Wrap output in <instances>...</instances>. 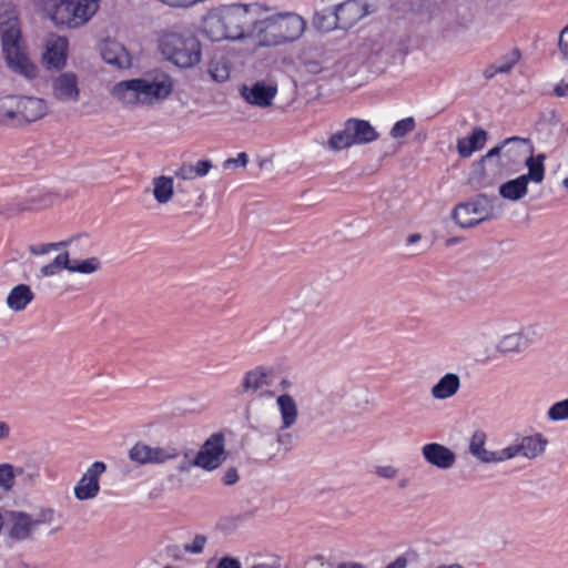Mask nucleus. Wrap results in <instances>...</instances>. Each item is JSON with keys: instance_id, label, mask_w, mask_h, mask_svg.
<instances>
[{"instance_id": "nucleus-42", "label": "nucleus", "mask_w": 568, "mask_h": 568, "mask_svg": "<svg viewBox=\"0 0 568 568\" xmlns=\"http://www.w3.org/2000/svg\"><path fill=\"white\" fill-rule=\"evenodd\" d=\"M206 542H207L206 536L202 535V534H197L193 537V539L190 542H185L183 545V550L186 554L200 555L203 552Z\"/></svg>"}, {"instance_id": "nucleus-44", "label": "nucleus", "mask_w": 568, "mask_h": 568, "mask_svg": "<svg viewBox=\"0 0 568 568\" xmlns=\"http://www.w3.org/2000/svg\"><path fill=\"white\" fill-rule=\"evenodd\" d=\"M398 473H399V470L393 465L377 466L375 469V474L378 477L388 479V480L396 478Z\"/></svg>"}, {"instance_id": "nucleus-56", "label": "nucleus", "mask_w": 568, "mask_h": 568, "mask_svg": "<svg viewBox=\"0 0 568 568\" xmlns=\"http://www.w3.org/2000/svg\"><path fill=\"white\" fill-rule=\"evenodd\" d=\"M191 467H194V466H193V464H192V462H190V463H183V464H181V465L178 467V470H179L180 473H189V471H190V469H191Z\"/></svg>"}, {"instance_id": "nucleus-62", "label": "nucleus", "mask_w": 568, "mask_h": 568, "mask_svg": "<svg viewBox=\"0 0 568 568\" xmlns=\"http://www.w3.org/2000/svg\"><path fill=\"white\" fill-rule=\"evenodd\" d=\"M290 385H291V383H290V381H287V379H283V381L281 382V386H283L284 388L288 387Z\"/></svg>"}, {"instance_id": "nucleus-20", "label": "nucleus", "mask_w": 568, "mask_h": 568, "mask_svg": "<svg viewBox=\"0 0 568 568\" xmlns=\"http://www.w3.org/2000/svg\"><path fill=\"white\" fill-rule=\"evenodd\" d=\"M9 537L16 540H24L31 537L41 525V520L33 519L23 511H10L8 516Z\"/></svg>"}, {"instance_id": "nucleus-5", "label": "nucleus", "mask_w": 568, "mask_h": 568, "mask_svg": "<svg viewBox=\"0 0 568 568\" xmlns=\"http://www.w3.org/2000/svg\"><path fill=\"white\" fill-rule=\"evenodd\" d=\"M158 47L161 54L179 68H192L201 61V43L189 30H163L159 36Z\"/></svg>"}, {"instance_id": "nucleus-60", "label": "nucleus", "mask_w": 568, "mask_h": 568, "mask_svg": "<svg viewBox=\"0 0 568 568\" xmlns=\"http://www.w3.org/2000/svg\"><path fill=\"white\" fill-rule=\"evenodd\" d=\"M29 209H32V205H22V204L18 203L16 212H21V211L29 210Z\"/></svg>"}, {"instance_id": "nucleus-58", "label": "nucleus", "mask_w": 568, "mask_h": 568, "mask_svg": "<svg viewBox=\"0 0 568 568\" xmlns=\"http://www.w3.org/2000/svg\"><path fill=\"white\" fill-rule=\"evenodd\" d=\"M65 244H67V242L47 243V246H49V251H51V250H58L60 246H63Z\"/></svg>"}, {"instance_id": "nucleus-35", "label": "nucleus", "mask_w": 568, "mask_h": 568, "mask_svg": "<svg viewBox=\"0 0 568 568\" xmlns=\"http://www.w3.org/2000/svg\"><path fill=\"white\" fill-rule=\"evenodd\" d=\"M70 257L69 253L64 252L55 256L49 264L40 268L39 277H50L58 275L62 270L69 271Z\"/></svg>"}, {"instance_id": "nucleus-41", "label": "nucleus", "mask_w": 568, "mask_h": 568, "mask_svg": "<svg viewBox=\"0 0 568 568\" xmlns=\"http://www.w3.org/2000/svg\"><path fill=\"white\" fill-rule=\"evenodd\" d=\"M16 468L8 463L0 464V487L9 490L14 486Z\"/></svg>"}, {"instance_id": "nucleus-27", "label": "nucleus", "mask_w": 568, "mask_h": 568, "mask_svg": "<svg viewBox=\"0 0 568 568\" xmlns=\"http://www.w3.org/2000/svg\"><path fill=\"white\" fill-rule=\"evenodd\" d=\"M545 161L546 155L544 153L534 155L531 149L529 151V155L524 160V163L528 172L521 174V176L526 178V181L528 183L531 182L535 184H540L544 181L546 173Z\"/></svg>"}, {"instance_id": "nucleus-38", "label": "nucleus", "mask_w": 568, "mask_h": 568, "mask_svg": "<svg viewBox=\"0 0 568 568\" xmlns=\"http://www.w3.org/2000/svg\"><path fill=\"white\" fill-rule=\"evenodd\" d=\"M550 422L568 420V398L554 403L547 410Z\"/></svg>"}, {"instance_id": "nucleus-24", "label": "nucleus", "mask_w": 568, "mask_h": 568, "mask_svg": "<svg viewBox=\"0 0 568 568\" xmlns=\"http://www.w3.org/2000/svg\"><path fill=\"white\" fill-rule=\"evenodd\" d=\"M460 388V377L455 373H447L430 388L434 399L445 400L455 396Z\"/></svg>"}, {"instance_id": "nucleus-54", "label": "nucleus", "mask_w": 568, "mask_h": 568, "mask_svg": "<svg viewBox=\"0 0 568 568\" xmlns=\"http://www.w3.org/2000/svg\"><path fill=\"white\" fill-rule=\"evenodd\" d=\"M11 428L8 423L0 420V440L9 438Z\"/></svg>"}, {"instance_id": "nucleus-32", "label": "nucleus", "mask_w": 568, "mask_h": 568, "mask_svg": "<svg viewBox=\"0 0 568 568\" xmlns=\"http://www.w3.org/2000/svg\"><path fill=\"white\" fill-rule=\"evenodd\" d=\"M520 59V53L518 50H514L509 54L503 57L498 62L489 64L484 70V77L486 79H493L496 74L509 73L511 69L516 65V63Z\"/></svg>"}, {"instance_id": "nucleus-29", "label": "nucleus", "mask_w": 568, "mask_h": 568, "mask_svg": "<svg viewBox=\"0 0 568 568\" xmlns=\"http://www.w3.org/2000/svg\"><path fill=\"white\" fill-rule=\"evenodd\" d=\"M34 298L31 288L26 284L14 286L7 296V305L13 312L23 311Z\"/></svg>"}, {"instance_id": "nucleus-16", "label": "nucleus", "mask_w": 568, "mask_h": 568, "mask_svg": "<svg viewBox=\"0 0 568 568\" xmlns=\"http://www.w3.org/2000/svg\"><path fill=\"white\" fill-rule=\"evenodd\" d=\"M424 460L439 470H448L456 464V454L447 446L439 443H428L420 448Z\"/></svg>"}, {"instance_id": "nucleus-34", "label": "nucleus", "mask_w": 568, "mask_h": 568, "mask_svg": "<svg viewBox=\"0 0 568 568\" xmlns=\"http://www.w3.org/2000/svg\"><path fill=\"white\" fill-rule=\"evenodd\" d=\"M209 73L214 81L223 83L230 78L231 65L224 57L213 58L209 64Z\"/></svg>"}, {"instance_id": "nucleus-31", "label": "nucleus", "mask_w": 568, "mask_h": 568, "mask_svg": "<svg viewBox=\"0 0 568 568\" xmlns=\"http://www.w3.org/2000/svg\"><path fill=\"white\" fill-rule=\"evenodd\" d=\"M525 139L513 136L504 141L501 166H513L521 161L523 148L520 143H525Z\"/></svg>"}, {"instance_id": "nucleus-40", "label": "nucleus", "mask_w": 568, "mask_h": 568, "mask_svg": "<svg viewBox=\"0 0 568 568\" xmlns=\"http://www.w3.org/2000/svg\"><path fill=\"white\" fill-rule=\"evenodd\" d=\"M17 476L21 478L24 484L33 485L40 477V468L38 465L26 464L16 468Z\"/></svg>"}, {"instance_id": "nucleus-19", "label": "nucleus", "mask_w": 568, "mask_h": 568, "mask_svg": "<svg viewBox=\"0 0 568 568\" xmlns=\"http://www.w3.org/2000/svg\"><path fill=\"white\" fill-rule=\"evenodd\" d=\"M68 40L64 37L51 34L45 42L43 63L47 69H61L67 63Z\"/></svg>"}, {"instance_id": "nucleus-53", "label": "nucleus", "mask_w": 568, "mask_h": 568, "mask_svg": "<svg viewBox=\"0 0 568 568\" xmlns=\"http://www.w3.org/2000/svg\"><path fill=\"white\" fill-rule=\"evenodd\" d=\"M407 559L404 556L397 557L394 561L388 564L385 568H406Z\"/></svg>"}, {"instance_id": "nucleus-61", "label": "nucleus", "mask_w": 568, "mask_h": 568, "mask_svg": "<svg viewBox=\"0 0 568 568\" xmlns=\"http://www.w3.org/2000/svg\"><path fill=\"white\" fill-rule=\"evenodd\" d=\"M409 480L407 478H403L398 481L399 488H405L408 485Z\"/></svg>"}, {"instance_id": "nucleus-14", "label": "nucleus", "mask_w": 568, "mask_h": 568, "mask_svg": "<svg viewBox=\"0 0 568 568\" xmlns=\"http://www.w3.org/2000/svg\"><path fill=\"white\" fill-rule=\"evenodd\" d=\"M106 465L103 462H94L73 488L78 500L94 499L100 493V478L105 473Z\"/></svg>"}, {"instance_id": "nucleus-23", "label": "nucleus", "mask_w": 568, "mask_h": 568, "mask_svg": "<svg viewBox=\"0 0 568 568\" xmlns=\"http://www.w3.org/2000/svg\"><path fill=\"white\" fill-rule=\"evenodd\" d=\"M486 435L483 432H475L469 440V453L481 463H501V449L491 452L485 448Z\"/></svg>"}, {"instance_id": "nucleus-64", "label": "nucleus", "mask_w": 568, "mask_h": 568, "mask_svg": "<svg viewBox=\"0 0 568 568\" xmlns=\"http://www.w3.org/2000/svg\"><path fill=\"white\" fill-rule=\"evenodd\" d=\"M164 568H172L171 566H165Z\"/></svg>"}, {"instance_id": "nucleus-47", "label": "nucleus", "mask_w": 568, "mask_h": 568, "mask_svg": "<svg viewBox=\"0 0 568 568\" xmlns=\"http://www.w3.org/2000/svg\"><path fill=\"white\" fill-rule=\"evenodd\" d=\"M558 47L564 58L568 60V24L560 31Z\"/></svg>"}, {"instance_id": "nucleus-26", "label": "nucleus", "mask_w": 568, "mask_h": 568, "mask_svg": "<svg viewBox=\"0 0 568 568\" xmlns=\"http://www.w3.org/2000/svg\"><path fill=\"white\" fill-rule=\"evenodd\" d=\"M486 141L487 132L481 128H475L469 136L458 139V154L462 158H469L474 152L481 150Z\"/></svg>"}, {"instance_id": "nucleus-10", "label": "nucleus", "mask_w": 568, "mask_h": 568, "mask_svg": "<svg viewBox=\"0 0 568 568\" xmlns=\"http://www.w3.org/2000/svg\"><path fill=\"white\" fill-rule=\"evenodd\" d=\"M225 459L224 436L221 433H214L203 443L192 464L195 467L212 471L219 468Z\"/></svg>"}, {"instance_id": "nucleus-37", "label": "nucleus", "mask_w": 568, "mask_h": 568, "mask_svg": "<svg viewBox=\"0 0 568 568\" xmlns=\"http://www.w3.org/2000/svg\"><path fill=\"white\" fill-rule=\"evenodd\" d=\"M331 17H335V11L323 10L322 12H316L313 23L318 30L327 32L337 27L336 19Z\"/></svg>"}, {"instance_id": "nucleus-51", "label": "nucleus", "mask_w": 568, "mask_h": 568, "mask_svg": "<svg viewBox=\"0 0 568 568\" xmlns=\"http://www.w3.org/2000/svg\"><path fill=\"white\" fill-rule=\"evenodd\" d=\"M503 149H504V143L501 145L493 148L485 154V156H483L481 161L485 162L491 158L497 156V158H499V161L501 162L503 161Z\"/></svg>"}, {"instance_id": "nucleus-18", "label": "nucleus", "mask_w": 568, "mask_h": 568, "mask_svg": "<svg viewBox=\"0 0 568 568\" xmlns=\"http://www.w3.org/2000/svg\"><path fill=\"white\" fill-rule=\"evenodd\" d=\"M270 371L257 366L246 372L242 379L243 393L255 394L258 397H273V392L267 390L271 386Z\"/></svg>"}, {"instance_id": "nucleus-25", "label": "nucleus", "mask_w": 568, "mask_h": 568, "mask_svg": "<svg viewBox=\"0 0 568 568\" xmlns=\"http://www.w3.org/2000/svg\"><path fill=\"white\" fill-rule=\"evenodd\" d=\"M276 406L280 413L282 429L292 428L298 419V407L290 394H282L276 398Z\"/></svg>"}, {"instance_id": "nucleus-21", "label": "nucleus", "mask_w": 568, "mask_h": 568, "mask_svg": "<svg viewBox=\"0 0 568 568\" xmlns=\"http://www.w3.org/2000/svg\"><path fill=\"white\" fill-rule=\"evenodd\" d=\"M366 16V10L361 0L346 1L335 9V17L337 27L347 29L354 26L358 20Z\"/></svg>"}, {"instance_id": "nucleus-33", "label": "nucleus", "mask_w": 568, "mask_h": 568, "mask_svg": "<svg viewBox=\"0 0 568 568\" xmlns=\"http://www.w3.org/2000/svg\"><path fill=\"white\" fill-rule=\"evenodd\" d=\"M13 95L0 98V126L18 128Z\"/></svg>"}, {"instance_id": "nucleus-45", "label": "nucleus", "mask_w": 568, "mask_h": 568, "mask_svg": "<svg viewBox=\"0 0 568 568\" xmlns=\"http://www.w3.org/2000/svg\"><path fill=\"white\" fill-rule=\"evenodd\" d=\"M247 162H248L247 154L245 152H241L237 154L236 158H231V159L225 160L223 162V168L224 169H231V168H236V166L245 168Z\"/></svg>"}, {"instance_id": "nucleus-11", "label": "nucleus", "mask_w": 568, "mask_h": 568, "mask_svg": "<svg viewBox=\"0 0 568 568\" xmlns=\"http://www.w3.org/2000/svg\"><path fill=\"white\" fill-rule=\"evenodd\" d=\"M540 339L537 325L521 326L517 332L504 335L497 343L496 349L501 355L521 354Z\"/></svg>"}, {"instance_id": "nucleus-57", "label": "nucleus", "mask_w": 568, "mask_h": 568, "mask_svg": "<svg viewBox=\"0 0 568 568\" xmlns=\"http://www.w3.org/2000/svg\"><path fill=\"white\" fill-rule=\"evenodd\" d=\"M420 240V234L418 233H414V234H410L408 237H407V244H415L417 243L418 241Z\"/></svg>"}, {"instance_id": "nucleus-39", "label": "nucleus", "mask_w": 568, "mask_h": 568, "mask_svg": "<svg viewBox=\"0 0 568 568\" xmlns=\"http://www.w3.org/2000/svg\"><path fill=\"white\" fill-rule=\"evenodd\" d=\"M416 126L415 119L413 116L405 118L397 121L390 129V136L393 139H400L406 136L408 133L414 131Z\"/></svg>"}, {"instance_id": "nucleus-50", "label": "nucleus", "mask_w": 568, "mask_h": 568, "mask_svg": "<svg viewBox=\"0 0 568 568\" xmlns=\"http://www.w3.org/2000/svg\"><path fill=\"white\" fill-rule=\"evenodd\" d=\"M223 483L227 486L230 485H234L235 483H237L239 480V474H237V470L235 468H229L223 478H222Z\"/></svg>"}, {"instance_id": "nucleus-12", "label": "nucleus", "mask_w": 568, "mask_h": 568, "mask_svg": "<svg viewBox=\"0 0 568 568\" xmlns=\"http://www.w3.org/2000/svg\"><path fill=\"white\" fill-rule=\"evenodd\" d=\"M547 445L548 439L540 433L520 437L501 449L503 462L517 456L535 459L545 453Z\"/></svg>"}, {"instance_id": "nucleus-43", "label": "nucleus", "mask_w": 568, "mask_h": 568, "mask_svg": "<svg viewBox=\"0 0 568 568\" xmlns=\"http://www.w3.org/2000/svg\"><path fill=\"white\" fill-rule=\"evenodd\" d=\"M287 430L288 429H282V426H280L276 434L278 449H283L285 453L290 452L293 447V436Z\"/></svg>"}, {"instance_id": "nucleus-7", "label": "nucleus", "mask_w": 568, "mask_h": 568, "mask_svg": "<svg viewBox=\"0 0 568 568\" xmlns=\"http://www.w3.org/2000/svg\"><path fill=\"white\" fill-rule=\"evenodd\" d=\"M99 0H60L50 10L57 26L78 28L87 23L98 11Z\"/></svg>"}, {"instance_id": "nucleus-6", "label": "nucleus", "mask_w": 568, "mask_h": 568, "mask_svg": "<svg viewBox=\"0 0 568 568\" xmlns=\"http://www.w3.org/2000/svg\"><path fill=\"white\" fill-rule=\"evenodd\" d=\"M378 138L379 133L368 121L353 118L348 119L344 123L343 130L331 135L326 148L331 151L337 152L353 145L372 143Z\"/></svg>"}, {"instance_id": "nucleus-15", "label": "nucleus", "mask_w": 568, "mask_h": 568, "mask_svg": "<svg viewBox=\"0 0 568 568\" xmlns=\"http://www.w3.org/2000/svg\"><path fill=\"white\" fill-rule=\"evenodd\" d=\"M51 94L62 103L77 102L80 98L78 75L73 72H62L51 80Z\"/></svg>"}, {"instance_id": "nucleus-4", "label": "nucleus", "mask_w": 568, "mask_h": 568, "mask_svg": "<svg viewBox=\"0 0 568 568\" xmlns=\"http://www.w3.org/2000/svg\"><path fill=\"white\" fill-rule=\"evenodd\" d=\"M268 10L260 13L254 39L261 45H278L285 42L295 41L305 30V21L295 13L266 14Z\"/></svg>"}, {"instance_id": "nucleus-17", "label": "nucleus", "mask_w": 568, "mask_h": 568, "mask_svg": "<svg viewBox=\"0 0 568 568\" xmlns=\"http://www.w3.org/2000/svg\"><path fill=\"white\" fill-rule=\"evenodd\" d=\"M277 94V85L272 82L256 81L252 85L241 88L242 98L250 104L260 108L272 105Z\"/></svg>"}, {"instance_id": "nucleus-46", "label": "nucleus", "mask_w": 568, "mask_h": 568, "mask_svg": "<svg viewBox=\"0 0 568 568\" xmlns=\"http://www.w3.org/2000/svg\"><path fill=\"white\" fill-rule=\"evenodd\" d=\"M175 176L182 180L195 179L194 168L192 164H182L176 171Z\"/></svg>"}, {"instance_id": "nucleus-52", "label": "nucleus", "mask_w": 568, "mask_h": 568, "mask_svg": "<svg viewBox=\"0 0 568 568\" xmlns=\"http://www.w3.org/2000/svg\"><path fill=\"white\" fill-rule=\"evenodd\" d=\"M30 252L34 255H44L48 254L50 251L47 244H40L30 246Z\"/></svg>"}, {"instance_id": "nucleus-9", "label": "nucleus", "mask_w": 568, "mask_h": 568, "mask_svg": "<svg viewBox=\"0 0 568 568\" xmlns=\"http://www.w3.org/2000/svg\"><path fill=\"white\" fill-rule=\"evenodd\" d=\"M129 459L139 466L160 465L178 458L179 450L173 446H151L143 442H136L128 453Z\"/></svg>"}, {"instance_id": "nucleus-36", "label": "nucleus", "mask_w": 568, "mask_h": 568, "mask_svg": "<svg viewBox=\"0 0 568 568\" xmlns=\"http://www.w3.org/2000/svg\"><path fill=\"white\" fill-rule=\"evenodd\" d=\"M101 264L97 257H90L83 261L70 260L69 272L91 274L100 268Z\"/></svg>"}, {"instance_id": "nucleus-59", "label": "nucleus", "mask_w": 568, "mask_h": 568, "mask_svg": "<svg viewBox=\"0 0 568 568\" xmlns=\"http://www.w3.org/2000/svg\"><path fill=\"white\" fill-rule=\"evenodd\" d=\"M338 568H364V567L359 564H344V565H341Z\"/></svg>"}, {"instance_id": "nucleus-55", "label": "nucleus", "mask_w": 568, "mask_h": 568, "mask_svg": "<svg viewBox=\"0 0 568 568\" xmlns=\"http://www.w3.org/2000/svg\"><path fill=\"white\" fill-rule=\"evenodd\" d=\"M555 93L558 97H567L568 95V83L561 82L555 88Z\"/></svg>"}, {"instance_id": "nucleus-28", "label": "nucleus", "mask_w": 568, "mask_h": 568, "mask_svg": "<svg viewBox=\"0 0 568 568\" xmlns=\"http://www.w3.org/2000/svg\"><path fill=\"white\" fill-rule=\"evenodd\" d=\"M528 184L526 178L519 175L500 184L498 193L505 200L517 202L528 194Z\"/></svg>"}, {"instance_id": "nucleus-49", "label": "nucleus", "mask_w": 568, "mask_h": 568, "mask_svg": "<svg viewBox=\"0 0 568 568\" xmlns=\"http://www.w3.org/2000/svg\"><path fill=\"white\" fill-rule=\"evenodd\" d=\"M216 568H241V562L239 559L234 557L225 556L220 559L216 565Z\"/></svg>"}, {"instance_id": "nucleus-13", "label": "nucleus", "mask_w": 568, "mask_h": 568, "mask_svg": "<svg viewBox=\"0 0 568 568\" xmlns=\"http://www.w3.org/2000/svg\"><path fill=\"white\" fill-rule=\"evenodd\" d=\"M12 95L18 128L36 122L48 113L45 100L31 95Z\"/></svg>"}, {"instance_id": "nucleus-63", "label": "nucleus", "mask_w": 568, "mask_h": 568, "mask_svg": "<svg viewBox=\"0 0 568 568\" xmlns=\"http://www.w3.org/2000/svg\"><path fill=\"white\" fill-rule=\"evenodd\" d=\"M562 185L568 190V178L562 180Z\"/></svg>"}, {"instance_id": "nucleus-8", "label": "nucleus", "mask_w": 568, "mask_h": 568, "mask_svg": "<svg viewBox=\"0 0 568 568\" xmlns=\"http://www.w3.org/2000/svg\"><path fill=\"white\" fill-rule=\"evenodd\" d=\"M495 216L493 201L480 194L466 203H459L453 211V219L460 227H473Z\"/></svg>"}, {"instance_id": "nucleus-22", "label": "nucleus", "mask_w": 568, "mask_h": 568, "mask_svg": "<svg viewBox=\"0 0 568 568\" xmlns=\"http://www.w3.org/2000/svg\"><path fill=\"white\" fill-rule=\"evenodd\" d=\"M103 60L119 69L129 68L131 65V57L128 50L118 41L108 40L101 48Z\"/></svg>"}, {"instance_id": "nucleus-1", "label": "nucleus", "mask_w": 568, "mask_h": 568, "mask_svg": "<svg viewBox=\"0 0 568 568\" xmlns=\"http://www.w3.org/2000/svg\"><path fill=\"white\" fill-rule=\"evenodd\" d=\"M264 7L257 3L214 8L203 18L202 31L212 41L254 38L256 21Z\"/></svg>"}, {"instance_id": "nucleus-3", "label": "nucleus", "mask_w": 568, "mask_h": 568, "mask_svg": "<svg viewBox=\"0 0 568 568\" xmlns=\"http://www.w3.org/2000/svg\"><path fill=\"white\" fill-rule=\"evenodd\" d=\"M0 38L7 67L27 80L36 79L39 75V68L27 52L19 20L14 14L0 20Z\"/></svg>"}, {"instance_id": "nucleus-2", "label": "nucleus", "mask_w": 568, "mask_h": 568, "mask_svg": "<svg viewBox=\"0 0 568 568\" xmlns=\"http://www.w3.org/2000/svg\"><path fill=\"white\" fill-rule=\"evenodd\" d=\"M174 81L165 72H154L142 78L120 81L113 85L111 95L128 106H152L166 100Z\"/></svg>"}, {"instance_id": "nucleus-30", "label": "nucleus", "mask_w": 568, "mask_h": 568, "mask_svg": "<svg viewBox=\"0 0 568 568\" xmlns=\"http://www.w3.org/2000/svg\"><path fill=\"white\" fill-rule=\"evenodd\" d=\"M152 194L159 204L169 203L174 195V181L170 176L160 175L152 180Z\"/></svg>"}, {"instance_id": "nucleus-48", "label": "nucleus", "mask_w": 568, "mask_h": 568, "mask_svg": "<svg viewBox=\"0 0 568 568\" xmlns=\"http://www.w3.org/2000/svg\"><path fill=\"white\" fill-rule=\"evenodd\" d=\"M194 168V173L196 178L205 176L210 170L212 169V162L210 160H201L196 162Z\"/></svg>"}]
</instances>
